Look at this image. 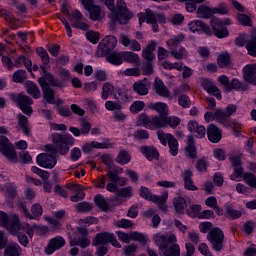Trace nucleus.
<instances>
[{
	"instance_id": "nucleus-1",
	"label": "nucleus",
	"mask_w": 256,
	"mask_h": 256,
	"mask_svg": "<svg viewBox=\"0 0 256 256\" xmlns=\"http://www.w3.org/2000/svg\"><path fill=\"white\" fill-rule=\"evenodd\" d=\"M52 143L46 145L45 149L49 154H39L37 156V163L40 167L45 169H53L57 165V154L67 155L71 146L75 145V138L70 134H52Z\"/></svg>"
},
{
	"instance_id": "nucleus-2",
	"label": "nucleus",
	"mask_w": 256,
	"mask_h": 256,
	"mask_svg": "<svg viewBox=\"0 0 256 256\" xmlns=\"http://www.w3.org/2000/svg\"><path fill=\"white\" fill-rule=\"evenodd\" d=\"M105 5L111 11L110 14V27L115 29L117 25H127L133 19V12L127 8V3L123 0H105Z\"/></svg>"
},
{
	"instance_id": "nucleus-3",
	"label": "nucleus",
	"mask_w": 256,
	"mask_h": 256,
	"mask_svg": "<svg viewBox=\"0 0 256 256\" xmlns=\"http://www.w3.org/2000/svg\"><path fill=\"white\" fill-rule=\"evenodd\" d=\"M44 75L38 79V83L42 89L43 98L50 105L55 104V90L51 87H61L59 81L55 79V76L51 72L47 71L45 65L40 66Z\"/></svg>"
},
{
	"instance_id": "nucleus-4",
	"label": "nucleus",
	"mask_w": 256,
	"mask_h": 256,
	"mask_svg": "<svg viewBox=\"0 0 256 256\" xmlns=\"http://www.w3.org/2000/svg\"><path fill=\"white\" fill-rule=\"evenodd\" d=\"M151 109L157 111L159 115L149 117L147 114H140L139 121L146 129L155 130V126L160 125L161 121L169 115V106L163 102H157L152 104Z\"/></svg>"
},
{
	"instance_id": "nucleus-5",
	"label": "nucleus",
	"mask_w": 256,
	"mask_h": 256,
	"mask_svg": "<svg viewBox=\"0 0 256 256\" xmlns=\"http://www.w3.org/2000/svg\"><path fill=\"white\" fill-rule=\"evenodd\" d=\"M157 43L151 41L147 47L142 50V57L145 59V62L142 64L143 75H153V61H155V51Z\"/></svg>"
},
{
	"instance_id": "nucleus-6",
	"label": "nucleus",
	"mask_w": 256,
	"mask_h": 256,
	"mask_svg": "<svg viewBox=\"0 0 256 256\" xmlns=\"http://www.w3.org/2000/svg\"><path fill=\"white\" fill-rule=\"evenodd\" d=\"M185 39V35L179 34L174 38H171L167 41L168 49L170 50V54L174 59L181 61V59H187V49L181 46L178 50L177 47L183 42Z\"/></svg>"
},
{
	"instance_id": "nucleus-7",
	"label": "nucleus",
	"mask_w": 256,
	"mask_h": 256,
	"mask_svg": "<svg viewBox=\"0 0 256 256\" xmlns=\"http://www.w3.org/2000/svg\"><path fill=\"white\" fill-rule=\"evenodd\" d=\"M207 240L212 249L217 253H221L225 248V233L219 227L212 228L207 234Z\"/></svg>"
},
{
	"instance_id": "nucleus-8",
	"label": "nucleus",
	"mask_w": 256,
	"mask_h": 256,
	"mask_svg": "<svg viewBox=\"0 0 256 256\" xmlns=\"http://www.w3.org/2000/svg\"><path fill=\"white\" fill-rule=\"evenodd\" d=\"M0 153H2V155H4V157H6L10 163H19L15 146L11 144L9 138L3 135L0 136Z\"/></svg>"
},
{
	"instance_id": "nucleus-9",
	"label": "nucleus",
	"mask_w": 256,
	"mask_h": 256,
	"mask_svg": "<svg viewBox=\"0 0 256 256\" xmlns=\"http://www.w3.org/2000/svg\"><path fill=\"white\" fill-rule=\"evenodd\" d=\"M140 197H142L143 199H146V201H152L153 203H157L159 209H161V211H167V194H164L162 196H153V194L151 193V190L145 186H142L140 188Z\"/></svg>"
},
{
	"instance_id": "nucleus-10",
	"label": "nucleus",
	"mask_w": 256,
	"mask_h": 256,
	"mask_svg": "<svg viewBox=\"0 0 256 256\" xmlns=\"http://www.w3.org/2000/svg\"><path fill=\"white\" fill-rule=\"evenodd\" d=\"M117 47V38L113 35H108L103 38L96 50V57H105L109 55L113 49Z\"/></svg>"
},
{
	"instance_id": "nucleus-11",
	"label": "nucleus",
	"mask_w": 256,
	"mask_h": 256,
	"mask_svg": "<svg viewBox=\"0 0 256 256\" xmlns=\"http://www.w3.org/2000/svg\"><path fill=\"white\" fill-rule=\"evenodd\" d=\"M233 113H237V105L229 104L225 110L217 109L214 113V117L218 123H221L224 127H229L231 126V120H229V117H231Z\"/></svg>"
},
{
	"instance_id": "nucleus-12",
	"label": "nucleus",
	"mask_w": 256,
	"mask_h": 256,
	"mask_svg": "<svg viewBox=\"0 0 256 256\" xmlns=\"http://www.w3.org/2000/svg\"><path fill=\"white\" fill-rule=\"evenodd\" d=\"M12 99L15 100L17 106L22 110L24 115H28V117L33 115V107H31V105H33V99L31 97L25 95L24 93H19L17 96L12 94Z\"/></svg>"
},
{
	"instance_id": "nucleus-13",
	"label": "nucleus",
	"mask_w": 256,
	"mask_h": 256,
	"mask_svg": "<svg viewBox=\"0 0 256 256\" xmlns=\"http://www.w3.org/2000/svg\"><path fill=\"white\" fill-rule=\"evenodd\" d=\"M19 209L21 213H23L24 217L26 219H39L43 215V207L39 203H35L31 207V212H29V209L27 208V204L25 202L19 203Z\"/></svg>"
},
{
	"instance_id": "nucleus-14",
	"label": "nucleus",
	"mask_w": 256,
	"mask_h": 256,
	"mask_svg": "<svg viewBox=\"0 0 256 256\" xmlns=\"http://www.w3.org/2000/svg\"><path fill=\"white\" fill-rule=\"evenodd\" d=\"M153 241L158 249L165 250L168 249L171 243H177V236L175 234L157 233L153 236Z\"/></svg>"
},
{
	"instance_id": "nucleus-15",
	"label": "nucleus",
	"mask_w": 256,
	"mask_h": 256,
	"mask_svg": "<svg viewBox=\"0 0 256 256\" xmlns=\"http://www.w3.org/2000/svg\"><path fill=\"white\" fill-rule=\"evenodd\" d=\"M66 243L67 242L65 241V238H63L61 236H56L54 238H51L48 241V244L45 248L46 255H53L54 251H59V249H63V247H65Z\"/></svg>"
},
{
	"instance_id": "nucleus-16",
	"label": "nucleus",
	"mask_w": 256,
	"mask_h": 256,
	"mask_svg": "<svg viewBox=\"0 0 256 256\" xmlns=\"http://www.w3.org/2000/svg\"><path fill=\"white\" fill-rule=\"evenodd\" d=\"M188 27L192 33H205V35H213L211 27L201 20H193L188 24Z\"/></svg>"
},
{
	"instance_id": "nucleus-17",
	"label": "nucleus",
	"mask_w": 256,
	"mask_h": 256,
	"mask_svg": "<svg viewBox=\"0 0 256 256\" xmlns=\"http://www.w3.org/2000/svg\"><path fill=\"white\" fill-rule=\"evenodd\" d=\"M11 235H17L18 233H21L23 231V224H21V220L19 219V216L17 214H14L8 224H6V227L4 228Z\"/></svg>"
},
{
	"instance_id": "nucleus-18",
	"label": "nucleus",
	"mask_w": 256,
	"mask_h": 256,
	"mask_svg": "<svg viewBox=\"0 0 256 256\" xmlns=\"http://www.w3.org/2000/svg\"><path fill=\"white\" fill-rule=\"evenodd\" d=\"M243 79L246 83L256 85V64H248L243 68Z\"/></svg>"
},
{
	"instance_id": "nucleus-19",
	"label": "nucleus",
	"mask_w": 256,
	"mask_h": 256,
	"mask_svg": "<svg viewBox=\"0 0 256 256\" xmlns=\"http://www.w3.org/2000/svg\"><path fill=\"white\" fill-rule=\"evenodd\" d=\"M167 125L172 129H177V127L181 125V118L177 116H166L162 121H160V124L155 126V129H165Z\"/></svg>"
},
{
	"instance_id": "nucleus-20",
	"label": "nucleus",
	"mask_w": 256,
	"mask_h": 256,
	"mask_svg": "<svg viewBox=\"0 0 256 256\" xmlns=\"http://www.w3.org/2000/svg\"><path fill=\"white\" fill-rule=\"evenodd\" d=\"M188 131H190V133H196V137L198 139H203V137L207 135V130L205 129V126L199 124L195 120H191L188 123Z\"/></svg>"
},
{
	"instance_id": "nucleus-21",
	"label": "nucleus",
	"mask_w": 256,
	"mask_h": 256,
	"mask_svg": "<svg viewBox=\"0 0 256 256\" xmlns=\"http://www.w3.org/2000/svg\"><path fill=\"white\" fill-rule=\"evenodd\" d=\"M207 137L211 143H219L223 139L221 130L215 126V124H210L207 127Z\"/></svg>"
},
{
	"instance_id": "nucleus-22",
	"label": "nucleus",
	"mask_w": 256,
	"mask_h": 256,
	"mask_svg": "<svg viewBox=\"0 0 256 256\" xmlns=\"http://www.w3.org/2000/svg\"><path fill=\"white\" fill-rule=\"evenodd\" d=\"M110 239H113V234L109 232H100L95 235L92 241L93 247H99V245H109Z\"/></svg>"
},
{
	"instance_id": "nucleus-23",
	"label": "nucleus",
	"mask_w": 256,
	"mask_h": 256,
	"mask_svg": "<svg viewBox=\"0 0 256 256\" xmlns=\"http://www.w3.org/2000/svg\"><path fill=\"white\" fill-rule=\"evenodd\" d=\"M140 153H142L148 161L159 160V151L154 146H141Z\"/></svg>"
},
{
	"instance_id": "nucleus-24",
	"label": "nucleus",
	"mask_w": 256,
	"mask_h": 256,
	"mask_svg": "<svg viewBox=\"0 0 256 256\" xmlns=\"http://www.w3.org/2000/svg\"><path fill=\"white\" fill-rule=\"evenodd\" d=\"M182 178L184 181V188L187 191H198V187L193 184V172L191 170H185L182 173Z\"/></svg>"
},
{
	"instance_id": "nucleus-25",
	"label": "nucleus",
	"mask_w": 256,
	"mask_h": 256,
	"mask_svg": "<svg viewBox=\"0 0 256 256\" xmlns=\"http://www.w3.org/2000/svg\"><path fill=\"white\" fill-rule=\"evenodd\" d=\"M157 13H154L151 9H146L144 14H139V24L143 25V23H156Z\"/></svg>"
},
{
	"instance_id": "nucleus-26",
	"label": "nucleus",
	"mask_w": 256,
	"mask_h": 256,
	"mask_svg": "<svg viewBox=\"0 0 256 256\" xmlns=\"http://www.w3.org/2000/svg\"><path fill=\"white\" fill-rule=\"evenodd\" d=\"M154 89L160 97H166L169 98L171 93L169 92V89L165 86L162 80H155L154 82Z\"/></svg>"
},
{
	"instance_id": "nucleus-27",
	"label": "nucleus",
	"mask_w": 256,
	"mask_h": 256,
	"mask_svg": "<svg viewBox=\"0 0 256 256\" xmlns=\"http://www.w3.org/2000/svg\"><path fill=\"white\" fill-rule=\"evenodd\" d=\"M196 15L200 19H211L213 17V8L206 6V5H200L196 10Z\"/></svg>"
},
{
	"instance_id": "nucleus-28",
	"label": "nucleus",
	"mask_w": 256,
	"mask_h": 256,
	"mask_svg": "<svg viewBox=\"0 0 256 256\" xmlns=\"http://www.w3.org/2000/svg\"><path fill=\"white\" fill-rule=\"evenodd\" d=\"M106 61L111 65H121L123 63V52H110L106 54Z\"/></svg>"
},
{
	"instance_id": "nucleus-29",
	"label": "nucleus",
	"mask_w": 256,
	"mask_h": 256,
	"mask_svg": "<svg viewBox=\"0 0 256 256\" xmlns=\"http://www.w3.org/2000/svg\"><path fill=\"white\" fill-rule=\"evenodd\" d=\"M25 85L27 93L31 95L34 99H39V97H41V90H39V86H37L35 82L27 81Z\"/></svg>"
},
{
	"instance_id": "nucleus-30",
	"label": "nucleus",
	"mask_w": 256,
	"mask_h": 256,
	"mask_svg": "<svg viewBox=\"0 0 256 256\" xmlns=\"http://www.w3.org/2000/svg\"><path fill=\"white\" fill-rule=\"evenodd\" d=\"M132 91L143 97L149 93V87H147V84L140 80L133 84Z\"/></svg>"
},
{
	"instance_id": "nucleus-31",
	"label": "nucleus",
	"mask_w": 256,
	"mask_h": 256,
	"mask_svg": "<svg viewBox=\"0 0 256 256\" xmlns=\"http://www.w3.org/2000/svg\"><path fill=\"white\" fill-rule=\"evenodd\" d=\"M173 205L176 213H185V210L187 209V200L181 196L176 197L173 200Z\"/></svg>"
},
{
	"instance_id": "nucleus-32",
	"label": "nucleus",
	"mask_w": 256,
	"mask_h": 256,
	"mask_svg": "<svg viewBox=\"0 0 256 256\" xmlns=\"http://www.w3.org/2000/svg\"><path fill=\"white\" fill-rule=\"evenodd\" d=\"M18 125L20 129H22L24 135H29L31 133V129L29 128V118L23 114H18Z\"/></svg>"
},
{
	"instance_id": "nucleus-33",
	"label": "nucleus",
	"mask_w": 256,
	"mask_h": 256,
	"mask_svg": "<svg viewBox=\"0 0 256 256\" xmlns=\"http://www.w3.org/2000/svg\"><path fill=\"white\" fill-rule=\"evenodd\" d=\"M168 147L173 157H176V155L179 153V141H177V138H175V136L172 134H168Z\"/></svg>"
},
{
	"instance_id": "nucleus-34",
	"label": "nucleus",
	"mask_w": 256,
	"mask_h": 256,
	"mask_svg": "<svg viewBox=\"0 0 256 256\" xmlns=\"http://www.w3.org/2000/svg\"><path fill=\"white\" fill-rule=\"evenodd\" d=\"M70 245L71 247H81V249H87V247H89V245H91V239L87 238V237H83V238H73L70 240Z\"/></svg>"
},
{
	"instance_id": "nucleus-35",
	"label": "nucleus",
	"mask_w": 256,
	"mask_h": 256,
	"mask_svg": "<svg viewBox=\"0 0 256 256\" xmlns=\"http://www.w3.org/2000/svg\"><path fill=\"white\" fill-rule=\"evenodd\" d=\"M186 151L190 159H195L197 157V147H195V138L191 135L188 136Z\"/></svg>"
},
{
	"instance_id": "nucleus-36",
	"label": "nucleus",
	"mask_w": 256,
	"mask_h": 256,
	"mask_svg": "<svg viewBox=\"0 0 256 256\" xmlns=\"http://www.w3.org/2000/svg\"><path fill=\"white\" fill-rule=\"evenodd\" d=\"M235 89L236 91H247V84H243V82L239 81V79L234 78L231 80L230 87L228 89V93H231Z\"/></svg>"
},
{
	"instance_id": "nucleus-37",
	"label": "nucleus",
	"mask_w": 256,
	"mask_h": 256,
	"mask_svg": "<svg viewBox=\"0 0 256 256\" xmlns=\"http://www.w3.org/2000/svg\"><path fill=\"white\" fill-rule=\"evenodd\" d=\"M164 256H181V248L176 242L171 243L169 248L164 249Z\"/></svg>"
},
{
	"instance_id": "nucleus-38",
	"label": "nucleus",
	"mask_w": 256,
	"mask_h": 256,
	"mask_svg": "<svg viewBox=\"0 0 256 256\" xmlns=\"http://www.w3.org/2000/svg\"><path fill=\"white\" fill-rule=\"evenodd\" d=\"M94 202L98 209H101L102 211H109V203H107V200H105L103 195L97 194L94 197Z\"/></svg>"
},
{
	"instance_id": "nucleus-39",
	"label": "nucleus",
	"mask_w": 256,
	"mask_h": 256,
	"mask_svg": "<svg viewBox=\"0 0 256 256\" xmlns=\"http://www.w3.org/2000/svg\"><path fill=\"white\" fill-rule=\"evenodd\" d=\"M21 255V246L12 244L5 248L4 256H19Z\"/></svg>"
},
{
	"instance_id": "nucleus-40",
	"label": "nucleus",
	"mask_w": 256,
	"mask_h": 256,
	"mask_svg": "<svg viewBox=\"0 0 256 256\" xmlns=\"http://www.w3.org/2000/svg\"><path fill=\"white\" fill-rule=\"evenodd\" d=\"M122 59L126 63H139V55L135 52L124 51L122 52Z\"/></svg>"
},
{
	"instance_id": "nucleus-41",
	"label": "nucleus",
	"mask_w": 256,
	"mask_h": 256,
	"mask_svg": "<svg viewBox=\"0 0 256 256\" xmlns=\"http://www.w3.org/2000/svg\"><path fill=\"white\" fill-rule=\"evenodd\" d=\"M117 163L119 165H127L131 161V154L125 150H121L116 158Z\"/></svg>"
},
{
	"instance_id": "nucleus-42",
	"label": "nucleus",
	"mask_w": 256,
	"mask_h": 256,
	"mask_svg": "<svg viewBox=\"0 0 256 256\" xmlns=\"http://www.w3.org/2000/svg\"><path fill=\"white\" fill-rule=\"evenodd\" d=\"M116 195H118L122 199H131V197H133V187L128 186L124 188H118Z\"/></svg>"
},
{
	"instance_id": "nucleus-43",
	"label": "nucleus",
	"mask_w": 256,
	"mask_h": 256,
	"mask_svg": "<svg viewBox=\"0 0 256 256\" xmlns=\"http://www.w3.org/2000/svg\"><path fill=\"white\" fill-rule=\"evenodd\" d=\"M75 209L78 213H89V211H93V205L84 201L76 204Z\"/></svg>"
},
{
	"instance_id": "nucleus-44",
	"label": "nucleus",
	"mask_w": 256,
	"mask_h": 256,
	"mask_svg": "<svg viewBox=\"0 0 256 256\" xmlns=\"http://www.w3.org/2000/svg\"><path fill=\"white\" fill-rule=\"evenodd\" d=\"M26 79H27V72L21 69L14 72L12 76V81H14V83H25Z\"/></svg>"
},
{
	"instance_id": "nucleus-45",
	"label": "nucleus",
	"mask_w": 256,
	"mask_h": 256,
	"mask_svg": "<svg viewBox=\"0 0 256 256\" xmlns=\"http://www.w3.org/2000/svg\"><path fill=\"white\" fill-rule=\"evenodd\" d=\"M237 21L244 27H253V20L246 14H237Z\"/></svg>"
},
{
	"instance_id": "nucleus-46",
	"label": "nucleus",
	"mask_w": 256,
	"mask_h": 256,
	"mask_svg": "<svg viewBox=\"0 0 256 256\" xmlns=\"http://www.w3.org/2000/svg\"><path fill=\"white\" fill-rule=\"evenodd\" d=\"M130 241H138L142 245H147V236L141 232H130Z\"/></svg>"
},
{
	"instance_id": "nucleus-47",
	"label": "nucleus",
	"mask_w": 256,
	"mask_h": 256,
	"mask_svg": "<svg viewBox=\"0 0 256 256\" xmlns=\"http://www.w3.org/2000/svg\"><path fill=\"white\" fill-rule=\"evenodd\" d=\"M36 53L41 58L43 65H49L50 63L49 53H47V50H45V48L43 47L37 48Z\"/></svg>"
},
{
	"instance_id": "nucleus-48",
	"label": "nucleus",
	"mask_w": 256,
	"mask_h": 256,
	"mask_svg": "<svg viewBox=\"0 0 256 256\" xmlns=\"http://www.w3.org/2000/svg\"><path fill=\"white\" fill-rule=\"evenodd\" d=\"M228 65H231V56L227 53L221 54L218 57V67L224 69V67H228Z\"/></svg>"
},
{
	"instance_id": "nucleus-49",
	"label": "nucleus",
	"mask_w": 256,
	"mask_h": 256,
	"mask_svg": "<svg viewBox=\"0 0 256 256\" xmlns=\"http://www.w3.org/2000/svg\"><path fill=\"white\" fill-rule=\"evenodd\" d=\"M213 15H228L229 14V6L225 3L219 4L217 7L212 8Z\"/></svg>"
},
{
	"instance_id": "nucleus-50",
	"label": "nucleus",
	"mask_w": 256,
	"mask_h": 256,
	"mask_svg": "<svg viewBox=\"0 0 256 256\" xmlns=\"http://www.w3.org/2000/svg\"><path fill=\"white\" fill-rule=\"evenodd\" d=\"M115 88L110 83H105L102 87V99L107 100L110 95H113Z\"/></svg>"
},
{
	"instance_id": "nucleus-51",
	"label": "nucleus",
	"mask_w": 256,
	"mask_h": 256,
	"mask_svg": "<svg viewBox=\"0 0 256 256\" xmlns=\"http://www.w3.org/2000/svg\"><path fill=\"white\" fill-rule=\"evenodd\" d=\"M243 180L249 187L256 188V176L252 173H244L243 174Z\"/></svg>"
},
{
	"instance_id": "nucleus-52",
	"label": "nucleus",
	"mask_w": 256,
	"mask_h": 256,
	"mask_svg": "<svg viewBox=\"0 0 256 256\" xmlns=\"http://www.w3.org/2000/svg\"><path fill=\"white\" fill-rule=\"evenodd\" d=\"M143 109H145V102L143 101H135L130 106V112L134 114H137L140 111H143Z\"/></svg>"
},
{
	"instance_id": "nucleus-53",
	"label": "nucleus",
	"mask_w": 256,
	"mask_h": 256,
	"mask_svg": "<svg viewBox=\"0 0 256 256\" xmlns=\"http://www.w3.org/2000/svg\"><path fill=\"white\" fill-rule=\"evenodd\" d=\"M105 107L108 111H121V109H123L121 102H113V101H106Z\"/></svg>"
},
{
	"instance_id": "nucleus-54",
	"label": "nucleus",
	"mask_w": 256,
	"mask_h": 256,
	"mask_svg": "<svg viewBox=\"0 0 256 256\" xmlns=\"http://www.w3.org/2000/svg\"><path fill=\"white\" fill-rule=\"evenodd\" d=\"M90 11V19L91 21H99L100 17H101V8L99 6H94L91 8Z\"/></svg>"
},
{
	"instance_id": "nucleus-55",
	"label": "nucleus",
	"mask_w": 256,
	"mask_h": 256,
	"mask_svg": "<svg viewBox=\"0 0 256 256\" xmlns=\"http://www.w3.org/2000/svg\"><path fill=\"white\" fill-rule=\"evenodd\" d=\"M178 103L183 109H189V107H191V99L185 94L179 96Z\"/></svg>"
},
{
	"instance_id": "nucleus-56",
	"label": "nucleus",
	"mask_w": 256,
	"mask_h": 256,
	"mask_svg": "<svg viewBox=\"0 0 256 256\" xmlns=\"http://www.w3.org/2000/svg\"><path fill=\"white\" fill-rule=\"evenodd\" d=\"M200 212L201 205L198 204L192 205L190 209L186 210L187 215H189V217H192L193 219H195V217H197V215H199Z\"/></svg>"
},
{
	"instance_id": "nucleus-57",
	"label": "nucleus",
	"mask_w": 256,
	"mask_h": 256,
	"mask_svg": "<svg viewBox=\"0 0 256 256\" xmlns=\"http://www.w3.org/2000/svg\"><path fill=\"white\" fill-rule=\"evenodd\" d=\"M6 193L8 199H15V197H17V186L15 184H8L6 186Z\"/></svg>"
},
{
	"instance_id": "nucleus-58",
	"label": "nucleus",
	"mask_w": 256,
	"mask_h": 256,
	"mask_svg": "<svg viewBox=\"0 0 256 256\" xmlns=\"http://www.w3.org/2000/svg\"><path fill=\"white\" fill-rule=\"evenodd\" d=\"M86 38L90 43H93V45H97L99 43V33L95 31H88L86 32Z\"/></svg>"
},
{
	"instance_id": "nucleus-59",
	"label": "nucleus",
	"mask_w": 256,
	"mask_h": 256,
	"mask_svg": "<svg viewBox=\"0 0 256 256\" xmlns=\"http://www.w3.org/2000/svg\"><path fill=\"white\" fill-rule=\"evenodd\" d=\"M106 181H107V179L105 178V175H102V176L94 179L92 181V183H93L94 187H96L97 189H105Z\"/></svg>"
},
{
	"instance_id": "nucleus-60",
	"label": "nucleus",
	"mask_w": 256,
	"mask_h": 256,
	"mask_svg": "<svg viewBox=\"0 0 256 256\" xmlns=\"http://www.w3.org/2000/svg\"><path fill=\"white\" fill-rule=\"evenodd\" d=\"M115 225L118 228L129 229V228L133 227V221L127 220V219H121V220H118L115 223Z\"/></svg>"
},
{
	"instance_id": "nucleus-61",
	"label": "nucleus",
	"mask_w": 256,
	"mask_h": 256,
	"mask_svg": "<svg viewBox=\"0 0 256 256\" xmlns=\"http://www.w3.org/2000/svg\"><path fill=\"white\" fill-rule=\"evenodd\" d=\"M211 27L213 29V32L215 33V31H219L220 29H223L225 26H223V20L219 18H212Z\"/></svg>"
},
{
	"instance_id": "nucleus-62",
	"label": "nucleus",
	"mask_w": 256,
	"mask_h": 256,
	"mask_svg": "<svg viewBox=\"0 0 256 256\" xmlns=\"http://www.w3.org/2000/svg\"><path fill=\"white\" fill-rule=\"evenodd\" d=\"M207 93L209 95H214V97H216L218 100L222 99L221 90H219L215 84L211 85L210 89L207 90Z\"/></svg>"
},
{
	"instance_id": "nucleus-63",
	"label": "nucleus",
	"mask_w": 256,
	"mask_h": 256,
	"mask_svg": "<svg viewBox=\"0 0 256 256\" xmlns=\"http://www.w3.org/2000/svg\"><path fill=\"white\" fill-rule=\"evenodd\" d=\"M227 215L231 217V219H240L241 217V211L233 209V207L228 206L226 209Z\"/></svg>"
},
{
	"instance_id": "nucleus-64",
	"label": "nucleus",
	"mask_w": 256,
	"mask_h": 256,
	"mask_svg": "<svg viewBox=\"0 0 256 256\" xmlns=\"http://www.w3.org/2000/svg\"><path fill=\"white\" fill-rule=\"evenodd\" d=\"M134 139L143 140L149 139V132L144 129H139L134 133Z\"/></svg>"
}]
</instances>
